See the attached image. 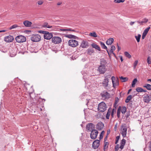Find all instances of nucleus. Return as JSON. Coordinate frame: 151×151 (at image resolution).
<instances>
[{"mask_svg": "<svg viewBox=\"0 0 151 151\" xmlns=\"http://www.w3.org/2000/svg\"><path fill=\"white\" fill-rule=\"evenodd\" d=\"M107 108L106 104L104 102H102L98 105V110L99 112H103L106 110Z\"/></svg>", "mask_w": 151, "mask_h": 151, "instance_id": "1", "label": "nucleus"}, {"mask_svg": "<svg viewBox=\"0 0 151 151\" xmlns=\"http://www.w3.org/2000/svg\"><path fill=\"white\" fill-rule=\"evenodd\" d=\"M68 44L69 46L73 47L77 46L78 45V41L74 39H70L68 41Z\"/></svg>", "mask_w": 151, "mask_h": 151, "instance_id": "2", "label": "nucleus"}, {"mask_svg": "<svg viewBox=\"0 0 151 151\" xmlns=\"http://www.w3.org/2000/svg\"><path fill=\"white\" fill-rule=\"evenodd\" d=\"M31 40L33 42H38L41 39L40 36L38 35H34L31 36L30 37Z\"/></svg>", "mask_w": 151, "mask_h": 151, "instance_id": "3", "label": "nucleus"}, {"mask_svg": "<svg viewBox=\"0 0 151 151\" xmlns=\"http://www.w3.org/2000/svg\"><path fill=\"white\" fill-rule=\"evenodd\" d=\"M121 130L122 136L123 137H126L127 133V128L125 124L122 125L121 126Z\"/></svg>", "mask_w": 151, "mask_h": 151, "instance_id": "4", "label": "nucleus"}, {"mask_svg": "<svg viewBox=\"0 0 151 151\" xmlns=\"http://www.w3.org/2000/svg\"><path fill=\"white\" fill-rule=\"evenodd\" d=\"M15 40L17 42L22 43L25 42L26 40V39L23 36L19 35L16 37Z\"/></svg>", "mask_w": 151, "mask_h": 151, "instance_id": "5", "label": "nucleus"}, {"mask_svg": "<svg viewBox=\"0 0 151 151\" xmlns=\"http://www.w3.org/2000/svg\"><path fill=\"white\" fill-rule=\"evenodd\" d=\"M102 97L105 99H108L110 97V94L107 91H104L100 94Z\"/></svg>", "mask_w": 151, "mask_h": 151, "instance_id": "6", "label": "nucleus"}, {"mask_svg": "<svg viewBox=\"0 0 151 151\" xmlns=\"http://www.w3.org/2000/svg\"><path fill=\"white\" fill-rule=\"evenodd\" d=\"M98 134V131L97 130L95 129L91 131L90 134L91 138L93 139H96L97 136Z\"/></svg>", "mask_w": 151, "mask_h": 151, "instance_id": "7", "label": "nucleus"}, {"mask_svg": "<svg viewBox=\"0 0 151 151\" xmlns=\"http://www.w3.org/2000/svg\"><path fill=\"white\" fill-rule=\"evenodd\" d=\"M95 127L93 124L89 123L86 126V129L88 131L90 132L95 129Z\"/></svg>", "mask_w": 151, "mask_h": 151, "instance_id": "8", "label": "nucleus"}, {"mask_svg": "<svg viewBox=\"0 0 151 151\" xmlns=\"http://www.w3.org/2000/svg\"><path fill=\"white\" fill-rule=\"evenodd\" d=\"M52 42L55 44H58L62 42L61 38L58 37H54L52 38Z\"/></svg>", "mask_w": 151, "mask_h": 151, "instance_id": "9", "label": "nucleus"}, {"mask_svg": "<svg viewBox=\"0 0 151 151\" xmlns=\"http://www.w3.org/2000/svg\"><path fill=\"white\" fill-rule=\"evenodd\" d=\"M14 40V38L10 35L5 37L4 38V41L7 42H12Z\"/></svg>", "mask_w": 151, "mask_h": 151, "instance_id": "10", "label": "nucleus"}, {"mask_svg": "<svg viewBox=\"0 0 151 151\" xmlns=\"http://www.w3.org/2000/svg\"><path fill=\"white\" fill-rule=\"evenodd\" d=\"M151 100V96H149L147 94H145L144 95V97L143 98V101L144 102L148 103Z\"/></svg>", "mask_w": 151, "mask_h": 151, "instance_id": "11", "label": "nucleus"}, {"mask_svg": "<svg viewBox=\"0 0 151 151\" xmlns=\"http://www.w3.org/2000/svg\"><path fill=\"white\" fill-rule=\"evenodd\" d=\"M113 86L114 88H115L116 86L119 85V82L118 79H116L115 77L113 76L111 77Z\"/></svg>", "mask_w": 151, "mask_h": 151, "instance_id": "12", "label": "nucleus"}, {"mask_svg": "<svg viewBox=\"0 0 151 151\" xmlns=\"http://www.w3.org/2000/svg\"><path fill=\"white\" fill-rule=\"evenodd\" d=\"M100 144V140L96 139L93 143L92 147L95 149L99 147Z\"/></svg>", "mask_w": 151, "mask_h": 151, "instance_id": "13", "label": "nucleus"}, {"mask_svg": "<svg viewBox=\"0 0 151 151\" xmlns=\"http://www.w3.org/2000/svg\"><path fill=\"white\" fill-rule=\"evenodd\" d=\"M101 74H104L106 71V66L100 65L98 68Z\"/></svg>", "mask_w": 151, "mask_h": 151, "instance_id": "14", "label": "nucleus"}, {"mask_svg": "<svg viewBox=\"0 0 151 151\" xmlns=\"http://www.w3.org/2000/svg\"><path fill=\"white\" fill-rule=\"evenodd\" d=\"M88 42L86 40H83L81 42L80 47L82 48H86L88 47Z\"/></svg>", "mask_w": 151, "mask_h": 151, "instance_id": "15", "label": "nucleus"}, {"mask_svg": "<svg viewBox=\"0 0 151 151\" xmlns=\"http://www.w3.org/2000/svg\"><path fill=\"white\" fill-rule=\"evenodd\" d=\"M110 76H109V77L107 78L106 77V78L104 79L102 83V85L103 86L104 88H106L108 86V85L109 78H110Z\"/></svg>", "mask_w": 151, "mask_h": 151, "instance_id": "16", "label": "nucleus"}, {"mask_svg": "<svg viewBox=\"0 0 151 151\" xmlns=\"http://www.w3.org/2000/svg\"><path fill=\"white\" fill-rule=\"evenodd\" d=\"M104 124L101 122H98L96 125V128L99 130H101L104 127Z\"/></svg>", "mask_w": 151, "mask_h": 151, "instance_id": "17", "label": "nucleus"}, {"mask_svg": "<svg viewBox=\"0 0 151 151\" xmlns=\"http://www.w3.org/2000/svg\"><path fill=\"white\" fill-rule=\"evenodd\" d=\"M64 36L66 37L71 39H76L78 38L77 36L71 34H65Z\"/></svg>", "mask_w": 151, "mask_h": 151, "instance_id": "18", "label": "nucleus"}, {"mask_svg": "<svg viewBox=\"0 0 151 151\" xmlns=\"http://www.w3.org/2000/svg\"><path fill=\"white\" fill-rule=\"evenodd\" d=\"M150 28V27H148L145 30H144L142 36V38L143 39L145 38L146 35L147 34Z\"/></svg>", "mask_w": 151, "mask_h": 151, "instance_id": "19", "label": "nucleus"}, {"mask_svg": "<svg viewBox=\"0 0 151 151\" xmlns=\"http://www.w3.org/2000/svg\"><path fill=\"white\" fill-rule=\"evenodd\" d=\"M126 142V140L124 139H123L122 140L121 142L120 143V146L119 147L120 148L121 150H122L124 146L125 145Z\"/></svg>", "mask_w": 151, "mask_h": 151, "instance_id": "20", "label": "nucleus"}, {"mask_svg": "<svg viewBox=\"0 0 151 151\" xmlns=\"http://www.w3.org/2000/svg\"><path fill=\"white\" fill-rule=\"evenodd\" d=\"M23 24L26 27H30L32 24V23L31 22L26 20L24 22Z\"/></svg>", "mask_w": 151, "mask_h": 151, "instance_id": "21", "label": "nucleus"}, {"mask_svg": "<svg viewBox=\"0 0 151 151\" xmlns=\"http://www.w3.org/2000/svg\"><path fill=\"white\" fill-rule=\"evenodd\" d=\"M107 63L106 61L104 58H102L100 60V65L106 66Z\"/></svg>", "mask_w": 151, "mask_h": 151, "instance_id": "22", "label": "nucleus"}, {"mask_svg": "<svg viewBox=\"0 0 151 151\" xmlns=\"http://www.w3.org/2000/svg\"><path fill=\"white\" fill-rule=\"evenodd\" d=\"M111 108L110 107L108 109L106 115V118L107 119H109L110 115L111 112Z\"/></svg>", "mask_w": 151, "mask_h": 151, "instance_id": "23", "label": "nucleus"}, {"mask_svg": "<svg viewBox=\"0 0 151 151\" xmlns=\"http://www.w3.org/2000/svg\"><path fill=\"white\" fill-rule=\"evenodd\" d=\"M114 41V39L113 38H110L108 39L106 42V44L107 45H111Z\"/></svg>", "mask_w": 151, "mask_h": 151, "instance_id": "24", "label": "nucleus"}, {"mask_svg": "<svg viewBox=\"0 0 151 151\" xmlns=\"http://www.w3.org/2000/svg\"><path fill=\"white\" fill-rule=\"evenodd\" d=\"M91 46L93 47V48H95L96 49H97L99 51H100L101 49L100 47L97 45L95 43H92L91 44Z\"/></svg>", "mask_w": 151, "mask_h": 151, "instance_id": "25", "label": "nucleus"}, {"mask_svg": "<svg viewBox=\"0 0 151 151\" xmlns=\"http://www.w3.org/2000/svg\"><path fill=\"white\" fill-rule=\"evenodd\" d=\"M100 43H101V47L103 49H106L109 55V52L107 50V47L105 45V44L102 42H101Z\"/></svg>", "mask_w": 151, "mask_h": 151, "instance_id": "26", "label": "nucleus"}, {"mask_svg": "<svg viewBox=\"0 0 151 151\" xmlns=\"http://www.w3.org/2000/svg\"><path fill=\"white\" fill-rule=\"evenodd\" d=\"M94 52V50L92 48H89L87 50V53L88 54L91 55Z\"/></svg>", "mask_w": 151, "mask_h": 151, "instance_id": "27", "label": "nucleus"}, {"mask_svg": "<svg viewBox=\"0 0 151 151\" xmlns=\"http://www.w3.org/2000/svg\"><path fill=\"white\" fill-rule=\"evenodd\" d=\"M143 87L146 88L148 90H151V85L149 84H145Z\"/></svg>", "mask_w": 151, "mask_h": 151, "instance_id": "28", "label": "nucleus"}, {"mask_svg": "<svg viewBox=\"0 0 151 151\" xmlns=\"http://www.w3.org/2000/svg\"><path fill=\"white\" fill-rule=\"evenodd\" d=\"M121 111V107L119 106L117 111V116L118 118H119L120 116V114Z\"/></svg>", "mask_w": 151, "mask_h": 151, "instance_id": "29", "label": "nucleus"}, {"mask_svg": "<svg viewBox=\"0 0 151 151\" xmlns=\"http://www.w3.org/2000/svg\"><path fill=\"white\" fill-rule=\"evenodd\" d=\"M132 98V96L131 95H129L127 96V99L125 100V102L126 103H128L129 102V101Z\"/></svg>", "mask_w": 151, "mask_h": 151, "instance_id": "30", "label": "nucleus"}, {"mask_svg": "<svg viewBox=\"0 0 151 151\" xmlns=\"http://www.w3.org/2000/svg\"><path fill=\"white\" fill-rule=\"evenodd\" d=\"M124 54L126 57L129 58H131V55L127 52H125L124 53Z\"/></svg>", "mask_w": 151, "mask_h": 151, "instance_id": "31", "label": "nucleus"}, {"mask_svg": "<svg viewBox=\"0 0 151 151\" xmlns=\"http://www.w3.org/2000/svg\"><path fill=\"white\" fill-rule=\"evenodd\" d=\"M126 108L125 106H123L122 109H121L122 113L123 114H124L126 111Z\"/></svg>", "mask_w": 151, "mask_h": 151, "instance_id": "32", "label": "nucleus"}, {"mask_svg": "<svg viewBox=\"0 0 151 151\" xmlns=\"http://www.w3.org/2000/svg\"><path fill=\"white\" fill-rule=\"evenodd\" d=\"M137 78H134L132 81V87H134L135 86V84L137 82Z\"/></svg>", "mask_w": 151, "mask_h": 151, "instance_id": "33", "label": "nucleus"}, {"mask_svg": "<svg viewBox=\"0 0 151 151\" xmlns=\"http://www.w3.org/2000/svg\"><path fill=\"white\" fill-rule=\"evenodd\" d=\"M141 35L140 34L138 35L137 36H135V38L136 40L138 42H139L140 41V39L141 37Z\"/></svg>", "mask_w": 151, "mask_h": 151, "instance_id": "34", "label": "nucleus"}, {"mask_svg": "<svg viewBox=\"0 0 151 151\" xmlns=\"http://www.w3.org/2000/svg\"><path fill=\"white\" fill-rule=\"evenodd\" d=\"M53 37L52 34L51 33H49L48 32V40H50L51 38H52Z\"/></svg>", "mask_w": 151, "mask_h": 151, "instance_id": "35", "label": "nucleus"}, {"mask_svg": "<svg viewBox=\"0 0 151 151\" xmlns=\"http://www.w3.org/2000/svg\"><path fill=\"white\" fill-rule=\"evenodd\" d=\"M109 145V143L108 142H104V149L105 150L106 149H107L108 147V145Z\"/></svg>", "mask_w": 151, "mask_h": 151, "instance_id": "36", "label": "nucleus"}, {"mask_svg": "<svg viewBox=\"0 0 151 151\" xmlns=\"http://www.w3.org/2000/svg\"><path fill=\"white\" fill-rule=\"evenodd\" d=\"M120 79L123 80L122 82H125L127 81L128 80V78L127 77H124L123 76H121L120 77Z\"/></svg>", "mask_w": 151, "mask_h": 151, "instance_id": "37", "label": "nucleus"}, {"mask_svg": "<svg viewBox=\"0 0 151 151\" xmlns=\"http://www.w3.org/2000/svg\"><path fill=\"white\" fill-rule=\"evenodd\" d=\"M19 27V26L17 25L16 24H14L10 27L9 28V29H14Z\"/></svg>", "mask_w": 151, "mask_h": 151, "instance_id": "38", "label": "nucleus"}, {"mask_svg": "<svg viewBox=\"0 0 151 151\" xmlns=\"http://www.w3.org/2000/svg\"><path fill=\"white\" fill-rule=\"evenodd\" d=\"M104 131H102L101 133V134L100 135V137L99 138V140L103 138V136L104 134Z\"/></svg>", "mask_w": 151, "mask_h": 151, "instance_id": "39", "label": "nucleus"}, {"mask_svg": "<svg viewBox=\"0 0 151 151\" xmlns=\"http://www.w3.org/2000/svg\"><path fill=\"white\" fill-rule=\"evenodd\" d=\"M142 89L140 87H137L136 88V91H137L138 92H142Z\"/></svg>", "mask_w": 151, "mask_h": 151, "instance_id": "40", "label": "nucleus"}, {"mask_svg": "<svg viewBox=\"0 0 151 151\" xmlns=\"http://www.w3.org/2000/svg\"><path fill=\"white\" fill-rule=\"evenodd\" d=\"M138 61L137 60H135L133 64L134 69H135L136 68L137 65L138 63Z\"/></svg>", "mask_w": 151, "mask_h": 151, "instance_id": "41", "label": "nucleus"}, {"mask_svg": "<svg viewBox=\"0 0 151 151\" xmlns=\"http://www.w3.org/2000/svg\"><path fill=\"white\" fill-rule=\"evenodd\" d=\"M147 62L148 64H151V58L150 56H148L147 57Z\"/></svg>", "mask_w": 151, "mask_h": 151, "instance_id": "42", "label": "nucleus"}, {"mask_svg": "<svg viewBox=\"0 0 151 151\" xmlns=\"http://www.w3.org/2000/svg\"><path fill=\"white\" fill-rule=\"evenodd\" d=\"M90 35L91 36L93 37H97V35L95 32H93L92 33H90Z\"/></svg>", "mask_w": 151, "mask_h": 151, "instance_id": "43", "label": "nucleus"}, {"mask_svg": "<svg viewBox=\"0 0 151 151\" xmlns=\"http://www.w3.org/2000/svg\"><path fill=\"white\" fill-rule=\"evenodd\" d=\"M125 0H115L114 2L116 3H119L120 2H123Z\"/></svg>", "mask_w": 151, "mask_h": 151, "instance_id": "44", "label": "nucleus"}, {"mask_svg": "<svg viewBox=\"0 0 151 151\" xmlns=\"http://www.w3.org/2000/svg\"><path fill=\"white\" fill-rule=\"evenodd\" d=\"M119 148H120L119 145V144H117L115 147V151H118Z\"/></svg>", "mask_w": 151, "mask_h": 151, "instance_id": "45", "label": "nucleus"}, {"mask_svg": "<svg viewBox=\"0 0 151 151\" xmlns=\"http://www.w3.org/2000/svg\"><path fill=\"white\" fill-rule=\"evenodd\" d=\"M148 21V19H147L146 18H145L143 19L142 21V22L143 24L144 23H146Z\"/></svg>", "mask_w": 151, "mask_h": 151, "instance_id": "46", "label": "nucleus"}, {"mask_svg": "<svg viewBox=\"0 0 151 151\" xmlns=\"http://www.w3.org/2000/svg\"><path fill=\"white\" fill-rule=\"evenodd\" d=\"M38 33L42 34H45L47 33V32L43 30H39L38 31Z\"/></svg>", "mask_w": 151, "mask_h": 151, "instance_id": "47", "label": "nucleus"}, {"mask_svg": "<svg viewBox=\"0 0 151 151\" xmlns=\"http://www.w3.org/2000/svg\"><path fill=\"white\" fill-rule=\"evenodd\" d=\"M43 1L42 0H39L37 2V3L39 5H41L43 4Z\"/></svg>", "mask_w": 151, "mask_h": 151, "instance_id": "48", "label": "nucleus"}, {"mask_svg": "<svg viewBox=\"0 0 151 151\" xmlns=\"http://www.w3.org/2000/svg\"><path fill=\"white\" fill-rule=\"evenodd\" d=\"M117 125H118V124L117 123H116L114 126V130L115 131H116L117 129Z\"/></svg>", "mask_w": 151, "mask_h": 151, "instance_id": "49", "label": "nucleus"}, {"mask_svg": "<svg viewBox=\"0 0 151 151\" xmlns=\"http://www.w3.org/2000/svg\"><path fill=\"white\" fill-rule=\"evenodd\" d=\"M111 50L114 51L115 50V46L114 45H112L111 47Z\"/></svg>", "mask_w": 151, "mask_h": 151, "instance_id": "50", "label": "nucleus"}, {"mask_svg": "<svg viewBox=\"0 0 151 151\" xmlns=\"http://www.w3.org/2000/svg\"><path fill=\"white\" fill-rule=\"evenodd\" d=\"M114 109H112V111H111V116L112 117H113L114 114Z\"/></svg>", "mask_w": 151, "mask_h": 151, "instance_id": "51", "label": "nucleus"}, {"mask_svg": "<svg viewBox=\"0 0 151 151\" xmlns=\"http://www.w3.org/2000/svg\"><path fill=\"white\" fill-rule=\"evenodd\" d=\"M44 37L45 39L47 40V33L44 35Z\"/></svg>", "mask_w": 151, "mask_h": 151, "instance_id": "52", "label": "nucleus"}, {"mask_svg": "<svg viewBox=\"0 0 151 151\" xmlns=\"http://www.w3.org/2000/svg\"><path fill=\"white\" fill-rule=\"evenodd\" d=\"M118 100H119V99H118V98L117 97L116 99V100L115 101V103H114L115 104H117L118 101Z\"/></svg>", "mask_w": 151, "mask_h": 151, "instance_id": "53", "label": "nucleus"}, {"mask_svg": "<svg viewBox=\"0 0 151 151\" xmlns=\"http://www.w3.org/2000/svg\"><path fill=\"white\" fill-rule=\"evenodd\" d=\"M149 148L150 151H151V141L150 142V145L149 146Z\"/></svg>", "mask_w": 151, "mask_h": 151, "instance_id": "54", "label": "nucleus"}, {"mask_svg": "<svg viewBox=\"0 0 151 151\" xmlns=\"http://www.w3.org/2000/svg\"><path fill=\"white\" fill-rule=\"evenodd\" d=\"M136 22H137V23H138V24H140V25H142L143 24V23L142 21H136Z\"/></svg>", "mask_w": 151, "mask_h": 151, "instance_id": "55", "label": "nucleus"}, {"mask_svg": "<svg viewBox=\"0 0 151 151\" xmlns=\"http://www.w3.org/2000/svg\"><path fill=\"white\" fill-rule=\"evenodd\" d=\"M120 136H117L116 137V139L119 140L120 138Z\"/></svg>", "mask_w": 151, "mask_h": 151, "instance_id": "56", "label": "nucleus"}, {"mask_svg": "<svg viewBox=\"0 0 151 151\" xmlns=\"http://www.w3.org/2000/svg\"><path fill=\"white\" fill-rule=\"evenodd\" d=\"M110 133V130H107L106 135L108 136Z\"/></svg>", "mask_w": 151, "mask_h": 151, "instance_id": "57", "label": "nucleus"}, {"mask_svg": "<svg viewBox=\"0 0 151 151\" xmlns=\"http://www.w3.org/2000/svg\"><path fill=\"white\" fill-rule=\"evenodd\" d=\"M135 23L134 22H130V25L131 26L132 25Z\"/></svg>", "mask_w": 151, "mask_h": 151, "instance_id": "58", "label": "nucleus"}, {"mask_svg": "<svg viewBox=\"0 0 151 151\" xmlns=\"http://www.w3.org/2000/svg\"><path fill=\"white\" fill-rule=\"evenodd\" d=\"M117 47L118 48V51H119L120 49V48L118 44H117Z\"/></svg>", "mask_w": 151, "mask_h": 151, "instance_id": "59", "label": "nucleus"}, {"mask_svg": "<svg viewBox=\"0 0 151 151\" xmlns=\"http://www.w3.org/2000/svg\"><path fill=\"white\" fill-rule=\"evenodd\" d=\"M60 30L61 31H67V29H60Z\"/></svg>", "mask_w": 151, "mask_h": 151, "instance_id": "60", "label": "nucleus"}, {"mask_svg": "<svg viewBox=\"0 0 151 151\" xmlns=\"http://www.w3.org/2000/svg\"><path fill=\"white\" fill-rule=\"evenodd\" d=\"M62 4V2H58L57 4V5H60Z\"/></svg>", "mask_w": 151, "mask_h": 151, "instance_id": "61", "label": "nucleus"}, {"mask_svg": "<svg viewBox=\"0 0 151 151\" xmlns=\"http://www.w3.org/2000/svg\"><path fill=\"white\" fill-rule=\"evenodd\" d=\"M72 29L71 28H68L67 29V31H71Z\"/></svg>", "mask_w": 151, "mask_h": 151, "instance_id": "62", "label": "nucleus"}, {"mask_svg": "<svg viewBox=\"0 0 151 151\" xmlns=\"http://www.w3.org/2000/svg\"><path fill=\"white\" fill-rule=\"evenodd\" d=\"M6 30H2L0 31V32H5Z\"/></svg>", "mask_w": 151, "mask_h": 151, "instance_id": "63", "label": "nucleus"}, {"mask_svg": "<svg viewBox=\"0 0 151 151\" xmlns=\"http://www.w3.org/2000/svg\"><path fill=\"white\" fill-rule=\"evenodd\" d=\"M120 60L121 62H122L123 61V59L122 56H121L120 57Z\"/></svg>", "mask_w": 151, "mask_h": 151, "instance_id": "64", "label": "nucleus"}]
</instances>
